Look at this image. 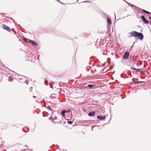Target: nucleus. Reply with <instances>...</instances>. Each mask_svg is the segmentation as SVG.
<instances>
[{
	"mask_svg": "<svg viewBox=\"0 0 151 151\" xmlns=\"http://www.w3.org/2000/svg\"><path fill=\"white\" fill-rule=\"evenodd\" d=\"M132 36L138 37V39L142 40L143 38V35L141 33L133 31L129 33Z\"/></svg>",
	"mask_w": 151,
	"mask_h": 151,
	"instance_id": "nucleus-1",
	"label": "nucleus"
},
{
	"mask_svg": "<svg viewBox=\"0 0 151 151\" xmlns=\"http://www.w3.org/2000/svg\"><path fill=\"white\" fill-rule=\"evenodd\" d=\"M129 52L127 51L125 52L122 56V59L124 60H127L129 58Z\"/></svg>",
	"mask_w": 151,
	"mask_h": 151,
	"instance_id": "nucleus-2",
	"label": "nucleus"
},
{
	"mask_svg": "<svg viewBox=\"0 0 151 151\" xmlns=\"http://www.w3.org/2000/svg\"><path fill=\"white\" fill-rule=\"evenodd\" d=\"M2 28L3 29L8 31L9 32H11L10 27L5 24H3V25Z\"/></svg>",
	"mask_w": 151,
	"mask_h": 151,
	"instance_id": "nucleus-3",
	"label": "nucleus"
},
{
	"mask_svg": "<svg viewBox=\"0 0 151 151\" xmlns=\"http://www.w3.org/2000/svg\"><path fill=\"white\" fill-rule=\"evenodd\" d=\"M97 118L99 119L100 120H104L106 119V116H97Z\"/></svg>",
	"mask_w": 151,
	"mask_h": 151,
	"instance_id": "nucleus-4",
	"label": "nucleus"
},
{
	"mask_svg": "<svg viewBox=\"0 0 151 151\" xmlns=\"http://www.w3.org/2000/svg\"><path fill=\"white\" fill-rule=\"evenodd\" d=\"M141 18L142 20L144 21V24H148L149 23V22L145 18L144 16H142Z\"/></svg>",
	"mask_w": 151,
	"mask_h": 151,
	"instance_id": "nucleus-5",
	"label": "nucleus"
},
{
	"mask_svg": "<svg viewBox=\"0 0 151 151\" xmlns=\"http://www.w3.org/2000/svg\"><path fill=\"white\" fill-rule=\"evenodd\" d=\"M96 113L94 111L90 112L88 114V116H94L95 114Z\"/></svg>",
	"mask_w": 151,
	"mask_h": 151,
	"instance_id": "nucleus-6",
	"label": "nucleus"
},
{
	"mask_svg": "<svg viewBox=\"0 0 151 151\" xmlns=\"http://www.w3.org/2000/svg\"><path fill=\"white\" fill-rule=\"evenodd\" d=\"M131 68H132L134 70H136L137 72L142 71V69H141V68L137 69L134 67L132 68V67H131Z\"/></svg>",
	"mask_w": 151,
	"mask_h": 151,
	"instance_id": "nucleus-7",
	"label": "nucleus"
},
{
	"mask_svg": "<svg viewBox=\"0 0 151 151\" xmlns=\"http://www.w3.org/2000/svg\"><path fill=\"white\" fill-rule=\"evenodd\" d=\"M30 42L33 45L37 46L38 45L37 43L35 41L32 40H30Z\"/></svg>",
	"mask_w": 151,
	"mask_h": 151,
	"instance_id": "nucleus-8",
	"label": "nucleus"
},
{
	"mask_svg": "<svg viewBox=\"0 0 151 151\" xmlns=\"http://www.w3.org/2000/svg\"><path fill=\"white\" fill-rule=\"evenodd\" d=\"M107 23L109 25H110L111 24V19L109 18H108L107 19Z\"/></svg>",
	"mask_w": 151,
	"mask_h": 151,
	"instance_id": "nucleus-9",
	"label": "nucleus"
},
{
	"mask_svg": "<svg viewBox=\"0 0 151 151\" xmlns=\"http://www.w3.org/2000/svg\"><path fill=\"white\" fill-rule=\"evenodd\" d=\"M65 110H63L61 112V115L63 117L65 116Z\"/></svg>",
	"mask_w": 151,
	"mask_h": 151,
	"instance_id": "nucleus-10",
	"label": "nucleus"
},
{
	"mask_svg": "<svg viewBox=\"0 0 151 151\" xmlns=\"http://www.w3.org/2000/svg\"><path fill=\"white\" fill-rule=\"evenodd\" d=\"M142 12L146 13V14H150L151 13L150 12H148L147 11H146L144 9H142Z\"/></svg>",
	"mask_w": 151,
	"mask_h": 151,
	"instance_id": "nucleus-11",
	"label": "nucleus"
},
{
	"mask_svg": "<svg viewBox=\"0 0 151 151\" xmlns=\"http://www.w3.org/2000/svg\"><path fill=\"white\" fill-rule=\"evenodd\" d=\"M87 86L88 87L91 88L93 87L94 85L92 84H88V85Z\"/></svg>",
	"mask_w": 151,
	"mask_h": 151,
	"instance_id": "nucleus-12",
	"label": "nucleus"
},
{
	"mask_svg": "<svg viewBox=\"0 0 151 151\" xmlns=\"http://www.w3.org/2000/svg\"><path fill=\"white\" fill-rule=\"evenodd\" d=\"M143 83L144 82L142 81H138L137 82H135L134 83L135 84H138L139 83Z\"/></svg>",
	"mask_w": 151,
	"mask_h": 151,
	"instance_id": "nucleus-13",
	"label": "nucleus"
},
{
	"mask_svg": "<svg viewBox=\"0 0 151 151\" xmlns=\"http://www.w3.org/2000/svg\"><path fill=\"white\" fill-rule=\"evenodd\" d=\"M70 111V109H68L67 110H65V113H69Z\"/></svg>",
	"mask_w": 151,
	"mask_h": 151,
	"instance_id": "nucleus-14",
	"label": "nucleus"
},
{
	"mask_svg": "<svg viewBox=\"0 0 151 151\" xmlns=\"http://www.w3.org/2000/svg\"><path fill=\"white\" fill-rule=\"evenodd\" d=\"M67 122L68 123L70 124H71L73 122H72V121H68Z\"/></svg>",
	"mask_w": 151,
	"mask_h": 151,
	"instance_id": "nucleus-15",
	"label": "nucleus"
},
{
	"mask_svg": "<svg viewBox=\"0 0 151 151\" xmlns=\"http://www.w3.org/2000/svg\"><path fill=\"white\" fill-rule=\"evenodd\" d=\"M23 40L24 41L26 42H27V39H26L25 38H23Z\"/></svg>",
	"mask_w": 151,
	"mask_h": 151,
	"instance_id": "nucleus-16",
	"label": "nucleus"
},
{
	"mask_svg": "<svg viewBox=\"0 0 151 151\" xmlns=\"http://www.w3.org/2000/svg\"><path fill=\"white\" fill-rule=\"evenodd\" d=\"M58 1L61 4H65L61 2V1H60L59 0H58Z\"/></svg>",
	"mask_w": 151,
	"mask_h": 151,
	"instance_id": "nucleus-17",
	"label": "nucleus"
},
{
	"mask_svg": "<svg viewBox=\"0 0 151 151\" xmlns=\"http://www.w3.org/2000/svg\"><path fill=\"white\" fill-rule=\"evenodd\" d=\"M48 107L49 109L51 110V111H52L53 110L50 108V106H48Z\"/></svg>",
	"mask_w": 151,
	"mask_h": 151,
	"instance_id": "nucleus-18",
	"label": "nucleus"
},
{
	"mask_svg": "<svg viewBox=\"0 0 151 151\" xmlns=\"http://www.w3.org/2000/svg\"><path fill=\"white\" fill-rule=\"evenodd\" d=\"M88 2L89 3H90L91 1H84L83 2L85 3V2Z\"/></svg>",
	"mask_w": 151,
	"mask_h": 151,
	"instance_id": "nucleus-19",
	"label": "nucleus"
},
{
	"mask_svg": "<svg viewBox=\"0 0 151 151\" xmlns=\"http://www.w3.org/2000/svg\"><path fill=\"white\" fill-rule=\"evenodd\" d=\"M25 83L27 84H28V81H25Z\"/></svg>",
	"mask_w": 151,
	"mask_h": 151,
	"instance_id": "nucleus-20",
	"label": "nucleus"
},
{
	"mask_svg": "<svg viewBox=\"0 0 151 151\" xmlns=\"http://www.w3.org/2000/svg\"><path fill=\"white\" fill-rule=\"evenodd\" d=\"M12 80H13V79H10L9 78V81H12Z\"/></svg>",
	"mask_w": 151,
	"mask_h": 151,
	"instance_id": "nucleus-21",
	"label": "nucleus"
},
{
	"mask_svg": "<svg viewBox=\"0 0 151 151\" xmlns=\"http://www.w3.org/2000/svg\"><path fill=\"white\" fill-rule=\"evenodd\" d=\"M57 119V117L56 116H55L54 117V119Z\"/></svg>",
	"mask_w": 151,
	"mask_h": 151,
	"instance_id": "nucleus-22",
	"label": "nucleus"
},
{
	"mask_svg": "<svg viewBox=\"0 0 151 151\" xmlns=\"http://www.w3.org/2000/svg\"><path fill=\"white\" fill-rule=\"evenodd\" d=\"M131 6H132L136 7L135 6H134V5H132V4H131Z\"/></svg>",
	"mask_w": 151,
	"mask_h": 151,
	"instance_id": "nucleus-23",
	"label": "nucleus"
},
{
	"mask_svg": "<svg viewBox=\"0 0 151 151\" xmlns=\"http://www.w3.org/2000/svg\"><path fill=\"white\" fill-rule=\"evenodd\" d=\"M106 63L105 62L104 63V64H102V66H104L106 64Z\"/></svg>",
	"mask_w": 151,
	"mask_h": 151,
	"instance_id": "nucleus-24",
	"label": "nucleus"
},
{
	"mask_svg": "<svg viewBox=\"0 0 151 151\" xmlns=\"http://www.w3.org/2000/svg\"><path fill=\"white\" fill-rule=\"evenodd\" d=\"M110 69H112V68H113V66H111L110 67Z\"/></svg>",
	"mask_w": 151,
	"mask_h": 151,
	"instance_id": "nucleus-25",
	"label": "nucleus"
},
{
	"mask_svg": "<svg viewBox=\"0 0 151 151\" xmlns=\"http://www.w3.org/2000/svg\"><path fill=\"white\" fill-rule=\"evenodd\" d=\"M149 19H151V17H149Z\"/></svg>",
	"mask_w": 151,
	"mask_h": 151,
	"instance_id": "nucleus-26",
	"label": "nucleus"
},
{
	"mask_svg": "<svg viewBox=\"0 0 151 151\" xmlns=\"http://www.w3.org/2000/svg\"><path fill=\"white\" fill-rule=\"evenodd\" d=\"M33 97L34 98H36V96H33Z\"/></svg>",
	"mask_w": 151,
	"mask_h": 151,
	"instance_id": "nucleus-27",
	"label": "nucleus"
},
{
	"mask_svg": "<svg viewBox=\"0 0 151 151\" xmlns=\"http://www.w3.org/2000/svg\"><path fill=\"white\" fill-rule=\"evenodd\" d=\"M122 77L124 78H125L124 77V76H122Z\"/></svg>",
	"mask_w": 151,
	"mask_h": 151,
	"instance_id": "nucleus-28",
	"label": "nucleus"
},
{
	"mask_svg": "<svg viewBox=\"0 0 151 151\" xmlns=\"http://www.w3.org/2000/svg\"><path fill=\"white\" fill-rule=\"evenodd\" d=\"M111 55H114V53H113V52H112V53H111Z\"/></svg>",
	"mask_w": 151,
	"mask_h": 151,
	"instance_id": "nucleus-29",
	"label": "nucleus"
},
{
	"mask_svg": "<svg viewBox=\"0 0 151 151\" xmlns=\"http://www.w3.org/2000/svg\"><path fill=\"white\" fill-rule=\"evenodd\" d=\"M117 58H119V56L118 55H117Z\"/></svg>",
	"mask_w": 151,
	"mask_h": 151,
	"instance_id": "nucleus-30",
	"label": "nucleus"
},
{
	"mask_svg": "<svg viewBox=\"0 0 151 151\" xmlns=\"http://www.w3.org/2000/svg\"><path fill=\"white\" fill-rule=\"evenodd\" d=\"M121 76L122 77L123 76H122V74H121Z\"/></svg>",
	"mask_w": 151,
	"mask_h": 151,
	"instance_id": "nucleus-31",
	"label": "nucleus"
},
{
	"mask_svg": "<svg viewBox=\"0 0 151 151\" xmlns=\"http://www.w3.org/2000/svg\"><path fill=\"white\" fill-rule=\"evenodd\" d=\"M50 88H52V86H50Z\"/></svg>",
	"mask_w": 151,
	"mask_h": 151,
	"instance_id": "nucleus-32",
	"label": "nucleus"
},
{
	"mask_svg": "<svg viewBox=\"0 0 151 151\" xmlns=\"http://www.w3.org/2000/svg\"><path fill=\"white\" fill-rule=\"evenodd\" d=\"M133 46V45L132 46V47H131V48H132V46Z\"/></svg>",
	"mask_w": 151,
	"mask_h": 151,
	"instance_id": "nucleus-33",
	"label": "nucleus"
},
{
	"mask_svg": "<svg viewBox=\"0 0 151 151\" xmlns=\"http://www.w3.org/2000/svg\"><path fill=\"white\" fill-rule=\"evenodd\" d=\"M54 122L55 123H58V122Z\"/></svg>",
	"mask_w": 151,
	"mask_h": 151,
	"instance_id": "nucleus-34",
	"label": "nucleus"
},
{
	"mask_svg": "<svg viewBox=\"0 0 151 151\" xmlns=\"http://www.w3.org/2000/svg\"><path fill=\"white\" fill-rule=\"evenodd\" d=\"M145 65L144 66V67L145 68Z\"/></svg>",
	"mask_w": 151,
	"mask_h": 151,
	"instance_id": "nucleus-35",
	"label": "nucleus"
},
{
	"mask_svg": "<svg viewBox=\"0 0 151 151\" xmlns=\"http://www.w3.org/2000/svg\"><path fill=\"white\" fill-rule=\"evenodd\" d=\"M78 1V0H77V1Z\"/></svg>",
	"mask_w": 151,
	"mask_h": 151,
	"instance_id": "nucleus-36",
	"label": "nucleus"
},
{
	"mask_svg": "<svg viewBox=\"0 0 151 151\" xmlns=\"http://www.w3.org/2000/svg\"><path fill=\"white\" fill-rule=\"evenodd\" d=\"M56 0L58 1V0Z\"/></svg>",
	"mask_w": 151,
	"mask_h": 151,
	"instance_id": "nucleus-37",
	"label": "nucleus"
}]
</instances>
